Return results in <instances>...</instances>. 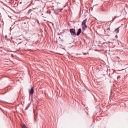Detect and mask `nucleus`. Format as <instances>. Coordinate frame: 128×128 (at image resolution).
I'll return each mask as SVG.
<instances>
[{
  "label": "nucleus",
  "mask_w": 128,
  "mask_h": 128,
  "mask_svg": "<svg viewBox=\"0 0 128 128\" xmlns=\"http://www.w3.org/2000/svg\"><path fill=\"white\" fill-rule=\"evenodd\" d=\"M88 20V19H85L84 20L82 21V30H85L86 28H88V26L86 24V22Z\"/></svg>",
  "instance_id": "nucleus-1"
},
{
  "label": "nucleus",
  "mask_w": 128,
  "mask_h": 128,
  "mask_svg": "<svg viewBox=\"0 0 128 128\" xmlns=\"http://www.w3.org/2000/svg\"><path fill=\"white\" fill-rule=\"evenodd\" d=\"M70 32L72 36H76V29L74 28L70 29Z\"/></svg>",
  "instance_id": "nucleus-2"
},
{
  "label": "nucleus",
  "mask_w": 128,
  "mask_h": 128,
  "mask_svg": "<svg viewBox=\"0 0 128 128\" xmlns=\"http://www.w3.org/2000/svg\"><path fill=\"white\" fill-rule=\"evenodd\" d=\"M81 32H82V28H79L78 30V32L76 33V36H78L79 34H80Z\"/></svg>",
  "instance_id": "nucleus-3"
},
{
  "label": "nucleus",
  "mask_w": 128,
  "mask_h": 128,
  "mask_svg": "<svg viewBox=\"0 0 128 128\" xmlns=\"http://www.w3.org/2000/svg\"><path fill=\"white\" fill-rule=\"evenodd\" d=\"M34 88H31V90L30 92V94H32H32H34Z\"/></svg>",
  "instance_id": "nucleus-4"
},
{
  "label": "nucleus",
  "mask_w": 128,
  "mask_h": 128,
  "mask_svg": "<svg viewBox=\"0 0 128 128\" xmlns=\"http://www.w3.org/2000/svg\"><path fill=\"white\" fill-rule=\"evenodd\" d=\"M120 27L119 28H116L115 30H114V32H115L116 33V34H118V32H120Z\"/></svg>",
  "instance_id": "nucleus-5"
},
{
  "label": "nucleus",
  "mask_w": 128,
  "mask_h": 128,
  "mask_svg": "<svg viewBox=\"0 0 128 128\" xmlns=\"http://www.w3.org/2000/svg\"><path fill=\"white\" fill-rule=\"evenodd\" d=\"M116 16H114V18L112 19V20H116Z\"/></svg>",
  "instance_id": "nucleus-6"
},
{
  "label": "nucleus",
  "mask_w": 128,
  "mask_h": 128,
  "mask_svg": "<svg viewBox=\"0 0 128 128\" xmlns=\"http://www.w3.org/2000/svg\"><path fill=\"white\" fill-rule=\"evenodd\" d=\"M108 34V36H110V34Z\"/></svg>",
  "instance_id": "nucleus-7"
},
{
  "label": "nucleus",
  "mask_w": 128,
  "mask_h": 128,
  "mask_svg": "<svg viewBox=\"0 0 128 128\" xmlns=\"http://www.w3.org/2000/svg\"><path fill=\"white\" fill-rule=\"evenodd\" d=\"M110 30V29H109V28H108V29H107V30Z\"/></svg>",
  "instance_id": "nucleus-8"
}]
</instances>
